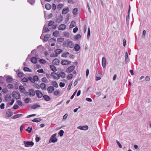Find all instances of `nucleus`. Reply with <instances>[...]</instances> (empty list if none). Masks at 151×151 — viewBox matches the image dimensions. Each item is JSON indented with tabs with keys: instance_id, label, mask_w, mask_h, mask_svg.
<instances>
[{
	"instance_id": "28",
	"label": "nucleus",
	"mask_w": 151,
	"mask_h": 151,
	"mask_svg": "<svg viewBox=\"0 0 151 151\" xmlns=\"http://www.w3.org/2000/svg\"><path fill=\"white\" fill-rule=\"evenodd\" d=\"M74 49L76 51H78L80 49V46L79 45L76 44L74 47Z\"/></svg>"
},
{
	"instance_id": "51",
	"label": "nucleus",
	"mask_w": 151,
	"mask_h": 151,
	"mask_svg": "<svg viewBox=\"0 0 151 151\" xmlns=\"http://www.w3.org/2000/svg\"><path fill=\"white\" fill-rule=\"evenodd\" d=\"M72 83H72V81L69 83V85L68 86V88H67V89L68 90H69L70 89L71 86L72 85Z\"/></svg>"
},
{
	"instance_id": "10",
	"label": "nucleus",
	"mask_w": 151,
	"mask_h": 151,
	"mask_svg": "<svg viewBox=\"0 0 151 151\" xmlns=\"http://www.w3.org/2000/svg\"><path fill=\"white\" fill-rule=\"evenodd\" d=\"M47 90L48 92L49 93H52L54 90V88L52 86H50L47 88Z\"/></svg>"
},
{
	"instance_id": "63",
	"label": "nucleus",
	"mask_w": 151,
	"mask_h": 151,
	"mask_svg": "<svg viewBox=\"0 0 151 151\" xmlns=\"http://www.w3.org/2000/svg\"><path fill=\"white\" fill-rule=\"evenodd\" d=\"M29 101V98H27L24 100V102L26 103H28Z\"/></svg>"
},
{
	"instance_id": "9",
	"label": "nucleus",
	"mask_w": 151,
	"mask_h": 151,
	"mask_svg": "<svg viewBox=\"0 0 151 151\" xmlns=\"http://www.w3.org/2000/svg\"><path fill=\"white\" fill-rule=\"evenodd\" d=\"M12 99V96L10 94H7L5 97V100L6 101H9L11 100Z\"/></svg>"
},
{
	"instance_id": "25",
	"label": "nucleus",
	"mask_w": 151,
	"mask_h": 151,
	"mask_svg": "<svg viewBox=\"0 0 151 151\" xmlns=\"http://www.w3.org/2000/svg\"><path fill=\"white\" fill-rule=\"evenodd\" d=\"M42 119L40 118H35L32 120V121L36 122H40L41 121Z\"/></svg>"
},
{
	"instance_id": "53",
	"label": "nucleus",
	"mask_w": 151,
	"mask_h": 151,
	"mask_svg": "<svg viewBox=\"0 0 151 151\" xmlns=\"http://www.w3.org/2000/svg\"><path fill=\"white\" fill-rule=\"evenodd\" d=\"M62 21V19L61 17H60L56 19V22L58 23H60Z\"/></svg>"
},
{
	"instance_id": "20",
	"label": "nucleus",
	"mask_w": 151,
	"mask_h": 151,
	"mask_svg": "<svg viewBox=\"0 0 151 151\" xmlns=\"http://www.w3.org/2000/svg\"><path fill=\"white\" fill-rule=\"evenodd\" d=\"M50 37V35L46 34L44 36L43 41L45 42L47 41L49 38Z\"/></svg>"
},
{
	"instance_id": "52",
	"label": "nucleus",
	"mask_w": 151,
	"mask_h": 151,
	"mask_svg": "<svg viewBox=\"0 0 151 151\" xmlns=\"http://www.w3.org/2000/svg\"><path fill=\"white\" fill-rule=\"evenodd\" d=\"M55 23V22H54L52 21H50L49 22L48 25L49 26H51L53 25V24Z\"/></svg>"
},
{
	"instance_id": "48",
	"label": "nucleus",
	"mask_w": 151,
	"mask_h": 151,
	"mask_svg": "<svg viewBox=\"0 0 151 151\" xmlns=\"http://www.w3.org/2000/svg\"><path fill=\"white\" fill-rule=\"evenodd\" d=\"M81 37V35L80 34H78L75 37V38L76 39L78 40Z\"/></svg>"
},
{
	"instance_id": "49",
	"label": "nucleus",
	"mask_w": 151,
	"mask_h": 151,
	"mask_svg": "<svg viewBox=\"0 0 151 151\" xmlns=\"http://www.w3.org/2000/svg\"><path fill=\"white\" fill-rule=\"evenodd\" d=\"M73 77V75L72 74H69L67 76V78L68 79L70 80L72 79Z\"/></svg>"
},
{
	"instance_id": "60",
	"label": "nucleus",
	"mask_w": 151,
	"mask_h": 151,
	"mask_svg": "<svg viewBox=\"0 0 151 151\" xmlns=\"http://www.w3.org/2000/svg\"><path fill=\"white\" fill-rule=\"evenodd\" d=\"M50 56L52 57H57L58 55L56 54H52Z\"/></svg>"
},
{
	"instance_id": "38",
	"label": "nucleus",
	"mask_w": 151,
	"mask_h": 151,
	"mask_svg": "<svg viewBox=\"0 0 151 151\" xmlns=\"http://www.w3.org/2000/svg\"><path fill=\"white\" fill-rule=\"evenodd\" d=\"M19 89L20 91L21 92H23L25 90V89H24V87L22 86H19Z\"/></svg>"
},
{
	"instance_id": "50",
	"label": "nucleus",
	"mask_w": 151,
	"mask_h": 151,
	"mask_svg": "<svg viewBox=\"0 0 151 151\" xmlns=\"http://www.w3.org/2000/svg\"><path fill=\"white\" fill-rule=\"evenodd\" d=\"M39 62L41 63L45 64L46 63V61L44 59H41L39 60Z\"/></svg>"
},
{
	"instance_id": "31",
	"label": "nucleus",
	"mask_w": 151,
	"mask_h": 151,
	"mask_svg": "<svg viewBox=\"0 0 151 151\" xmlns=\"http://www.w3.org/2000/svg\"><path fill=\"white\" fill-rule=\"evenodd\" d=\"M13 79L11 78H7L6 80V81L7 83H10L12 82Z\"/></svg>"
},
{
	"instance_id": "12",
	"label": "nucleus",
	"mask_w": 151,
	"mask_h": 151,
	"mask_svg": "<svg viewBox=\"0 0 151 151\" xmlns=\"http://www.w3.org/2000/svg\"><path fill=\"white\" fill-rule=\"evenodd\" d=\"M71 63L70 61L67 60H63L61 61V64L63 65H68L70 64Z\"/></svg>"
},
{
	"instance_id": "61",
	"label": "nucleus",
	"mask_w": 151,
	"mask_h": 151,
	"mask_svg": "<svg viewBox=\"0 0 151 151\" xmlns=\"http://www.w3.org/2000/svg\"><path fill=\"white\" fill-rule=\"evenodd\" d=\"M87 26L86 24H85L83 26V31L84 33H85L86 31Z\"/></svg>"
},
{
	"instance_id": "16",
	"label": "nucleus",
	"mask_w": 151,
	"mask_h": 151,
	"mask_svg": "<svg viewBox=\"0 0 151 151\" xmlns=\"http://www.w3.org/2000/svg\"><path fill=\"white\" fill-rule=\"evenodd\" d=\"M40 105L37 104H34L33 105L30 106V107L31 109H35L37 108L40 107Z\"/></svg>"
},
{
	"instance_id": "40",
	"label": "nucleus",
	"mask_w": 151,
	"mask_h": 151,
	"mask_svg": "<svg viewBox=\"0 0 151 151\" xmlns=\"http://www.w3.org/2000/svg\"><path fill=\"white\" fill-rule=\"evenodd\" d=\"M17 103L20 106H22L24 105L22 102L19 100L17 101Z\"/></svg>"
},
{
	"instance_id": "2",
	"label": "nucleus",
	"mask_w": 151,
	"mask_h": 151,
	"mask_svg": "<svg viewBox=\"0 0 151 151\" xmlns=\"http://www.w3.org/2000/svg\"><path fill=\"white\" fill-rule=\"evenodd\" d=\"M24 144L26 147H32L34 145V143L32 141H24Z\"/></svg>"
},
{
	"instance_id": "29",
	"label": "nucleus",
	"mask_w": 151,
	"mask_h": 151,
	"mask_svg": "<svg viewBox=\"0 0 151 151\" xmlns=\"http://www.w3.org/2000/svg\"><path fill=\"white\" fill-rule=\"evenodd\" d=\"M63 50L60 49H58L57 50H56L55 51V52L56 54L57 55H58L61 52H63Z\"/></svg>"
},
{
	"instance_id": "45",
	"label": "nucleus",
	"mask_w": 151,
	"mask_h": 151,
	"mask_svg": "<svg viewBox=\"0 0 151 151\" xmlns=\"http://www.w3.org/2000/svg\"><path fill=\"white\" fill-rule=\"evenodd\" d=\"M64 133V131L62 130H61L59 132V134L60 137H62Z\"/></svg>"
},
{
	"instance_id": "34",
	"label": "nucleus",
	"mask_w": 151,
	"mask_h": 151,
	"mask_svg": "<svg viewBox=\"0 0 151 151\" xmlns=\"http://www.w3.org/2000/svg\"><path fill=\"white\" fill-rule=\"evenodd\" d=\"M78 9L77 8H75L73 11V13L74 15H76L77 14Z\"/></svg>"
},
{
	"instance_id": "15",
	"label": "nucleus",
	"mask_w": 151,
	"mask_h": 151,
	"mask_svg": "<svg viewBox=\"0 0 151 151\" xmlns=\"http://www.w3.org/2000/svg\"><path fill=\"white\" fill-rule=\"evenodd\" d=\"M13 114V112L10 111H7L6 114V116L7 117H9L12 116Z\"/></svg>"
},
{
	"instance_id": "39",
	"label": "nucleus",
	"mask_w": 151,
	"mask_h": 151,
	"mask_svg": "<svg viewBox=\"0 0 151 151\" xmlns=\"http://www.w3.org/2000/svg\"><path fill=\"white\" fill-rule=\"evenodd\" d=\"M43 32H47L49 31V30L48 28L47 27H44L43 29Z\"/></svg>"
},
{
	"instance_id": "24",
	"label": "nucleus",
	"mask_w": 151,
	"mask_h": 151,
	"mask_svg": "<svg viewBox=\"0 0 151 151\" xmlns=\"http://www.w3.org/2000/svg\"><path fill=\"white\" fill-rule=\"evenodd\" d=\"M130 9V6H129V9L128 12V15L126 16V19L127 22H128L129 21V12Z\"/></svg>"
},
{
	"instance_id": "27",
	"label": "nucleus",
	"mask_w": 151,
	"mask_h": 151,
	"mask_svg": "<svg viewBox=\"0 0 151 151\" xmlns=\"http://www.w3.org/2000/svg\"><path fill=\"white\" fill-rule=\"evenodd\" d=\"M45 7L47 10H49L51 8V6L50 4H47L45 5Z\"/></svg>"
},
{
	"instance_id": "37",
	"label": "nucleus",
	"mask_w": 151,
	"mask_h": 151,
	"mask_svg": "<svg viewBox=\"0 0 151 151\" xmlns=\"http://www.w3.org/2000/svg\"><path fill=\"white\" fill-rule=\"evenodd\" d=\"M59 32L58 31L56 30L53 32V35L55 37H57L59 34Z\"/></svg>"
},
{
	"instance_id": "14",
	"label": "nucleus",
	"mask_w": 151,
	"mask_h": 151,
	"mask_svg": "<svg viewBox=\"0 0 151 151\" xmlns=\"http://www.w3.org/2000/svg\"><path fill=\"white\" fill-rule=\"evenodd\" d=\"M67 46L70 48H72L74 46V43L73 42L68 40V44Z\"/></svg>"
},
{
	"instance_id": "6",
	"label": "nucleus",
	"mask_w": 151,
	"mask_h": 151,
	"mask_svg": "<svg viewBox=\"0 0 151 151\" xmlns=\"http://www.w3.org/2000/svg\"><path fill=\"white\" fill-rule=\"evenodd\" d=\"M102 65L103 67L104 68L106 65V59L105 57H103L102 59Z\"/></svg>"
},
{
	"instance_id": "19",
	"label": "nucleus",
	"mask_w": 151,
	"mask_h": 151,
	"mask_svg": "<svg viewBox=\"0 0 151 151\" xmlns=\"http://www.w3.org/2000/svg\"><path fill=\"white\" fill-rule=\"evenodd\" d=\"M69 10V9L68 8H64L63 9L62 14H66L68 12Z\"/></svg>"
},
{
	"instance_id": "30",
	"label": "nucleus",
	"mask_w": 151,
	"mask_h": 151,
	"mask_svg": "<svg viewBox=\"0 0 151 151\" xmlns=\"http://www.w3.org/2000/svg\"><path fill=\"white\" fill-rule=\"evenodd\" d=\"M129 60V58L128 53L127 52H126L125 53V61L126 63H127Z\"/></svg>"
},
{
	"instance_id": "36",
	"label": "nucleus",
	"mask_w": 151,
	"mask_h": 151,
	"mask_svg": "<svg viewBox=\"0 0 151 151\" xmlns=\"http://www.w3.org/2000/svg\"><path fill=\"white\" fill-rule=\"evenodd\" d=\"M60 77V76L62 78H64L65 77V74L64 72L60 73L59 74H58Z\"/></svg>"
},
{
	"instance_id": "8",
	"label": "nucleus",
	"mask_w": 151,
	"mask_h": 151,
	"mask_svg": "<svg viewBox=\"0 0 151 151\" xmlns=\"http://www.w3.org/2000/svg\"><path fill=\"white\" fill-rule=\"evenodd\" d=\"M51 75L52 76L53 78L56 79H58L60 78L59 75L55 73H52Z\"/></svg>"
},
{
	"instance_id": "23",
	"label": "nucleus",
	"mask_w": 151,
	"mask_h": 151,
	"mask_svg": "<svg viewBox=\"0 0 151 151\" xmlns=\"http://www.w3.org/2000/svg\"><path fill=\"white\" fill-rule=\"evenodd\" d=\"M40 87L42 89H43L44 90H46V85L44 83H42L40 85Z\"/></svg>"
},
{
	"instance_id": "59",
	"label": "nucleus",
	"mask_w": 151,
	"mask_h": 151,
	"mask_svg": "<svg viewBox=\"0 0 151 151\" xmlns=\"http://www.w3.org/2000/svg\"><path fill=\"white\" fill-rule=\"evenodd\" d=\"M7 87L9 89L12 88H13V86L12 84H9L7 85Z\"/></svg>"
},
{
	"instance_id": "32",
	"label": "nucleus",
	"mask_w": 151,
	"mask_h": 151,
	"mask_svg": "<svg viewBox=\"0 0 151 151\" xmlns=\"http://www.w3.org/2000/svg\"><path fill=\"white\" fill-rule=\"evenodd\" d=\"M52 85L55 88H57L58 87V85L57 82L55 81H53L52 82Z\"/></svg>"
},
{
	"instance_id": "54",
	"label": "nucleus",
	"mask_w": 151,
	"mask_h": 151,
	"mask_svg": "<svg viewBox=\"0 0 151 151\" xmlns=\"http://www.w3.org/2000/svg\"><path fill=\"white\" fill-rule=\"evenodd\" d=\"M63 6V5L61 4H59L57 6V8L59 9H60Z\"/></svg>"
},
{
	"instance_id": "21",
	"label": "nucleus",
	"mask_w": 151,
	"mask_h": 151,
	"mask_svg": "<svg viewBox=\"0 0 151 151\" xmlns=\"http://www.w3.org/2000/svg\"><path fill=\"white\" fill-rule=\"evenodd\" d=\"M31 62L33 63H37V59L35 57H32L31 59Z\"/></svg>"
},
{
	"instance_id": "5",
	"label": "nucleus",
	"mask_w": 151,
	"mask_h": 151,
	"mask_svg": "<svg viewBox=\"0 0 151 151\" xmlns=\"http://www.w3.org/2000/svg\"><path fill=\"white\" fill-rule=\"evenodd\" d=\"M37 97L39 98H41L43 96L42 93L38 90L36 91V93Z\"/></svg>"
},
{
	"instance_id": "64",
	"label": "nucleus",
	"mask_w": 151,
	"mask_h": 151,
	"mask_svg": "<svg viewBox=\"0 0 151 151\" xmlns=\"http://www.w3.org/2000/svg\"><path fill=\"white\" fill-rule=\"evenodd\" d=\"M64 36L65 37L66 36L67 37H68L70 36L69 33L68 32H65L64 33Z\"/></svg>"
},
{
	"instance_id": "3",
	"label": "nucleus",
	"mask_w": 151,
	"mask_h": 151,
	"mask_svg": "<svg viewBox=\"0 0 151 151\" xmlns=\"http://www.w3.org/2000/svg\"><path fill=\"white\" fill-rule=\"evenodd\" d=\"M13 97L16 99H19L20 98V95L18 92L16 91H13L12 93Z\"/></svg>"
},
{
	"instance_id": "42",
	"label": "nucleus",
	"mask_w": 151,
	"mask_h": 151,
	"mask_svg": "<svg viewBox=\"0 0 151 151\" xmlns=\"http://www.w3.org/2000/svg\"><path fill=\"white\" fill-rule=\"evenodd\" d=\"M42 80L43 82L45 83H47L48 82V81L47 80V78L45 77L43 78L42 79Z\"/></svg>"
},
{
	"instance_id": "56",
	"label": "nucleus",
	"mask_w": 151,
	"mask_h": 151,
	"mask_svg": "<svg viewBox=\"0 0 151 151\" xmlns=\"http://www.w3.org/2000/svg\"><path fill=\"white\" fill-rule=\"evenodd\" d=\"M28 81V79L26 78H24L22 79V81L23 82H27Z\"/></svg>"
},
{
	"instance_id": "62",
	"label": "nucleus",
	"mask_w": 151,
	"mask_h": 151,
	"mask_svg": "<svg viewBox=\"0 0 151 151\" xmlns=\"http://www.w3.org/2000/svg\"><path fill=\"white\" fill-rule=\"evenodd\" d=\"M145 79L146 81H149L150 80V78L148 76H147L146 77Z\"/></svg>"
},
{
	"instance_id": "35",
	"label": "nucleus",
	"mask_w": 151,
	"mask_h": 151,
	"mask_svg": "<svg viewBox=\"0 0 151 151\" xmlns=\"http://www.w3.org/2000/svg\"><path fill=\"white\" fill-rule=\"evenodd\" d=\"M69 53L68 52H67L65 53H63L62 55V57L64 58H66L67 57V55H68Z\"/></svg>"
},
{
	"instance_id": "43",
	"label": "nucleus",
	"mask_w": 151,
	"mask_h": 151,
	"mask_svg": "<svg viewBox=\"0 0 151 151\" xmlns=\"http://www.w3.org/2000/svg\"><path fill=\"white\" fill-rule=\"evenodd\" d=\"M54 94L55 96H58L60 94V91L58 90L55 91L54 92Z\"/></svg>"
},
{
	"instance_id": "1",
	"label": "nucleus",
	"mask_w": 151,
	"mask_h": 151,
	"mask_svg": "<svg viewBox=\"0 0 151 151\" xmlns=\"http://www.w3.org/2000/svg\"><path fill=\"white\" fill-rule=\"evenodd\" d=\"M56 135L57 134L55 133L52 135L49 141V143L51 142L55 143L57 141L58 139L56 137Z\"/></svg>"
},
{
	"instance_id": "47",
	"label": "nucleus",
	"mask_w": 151,
	"mask_h": 151,
	"mask_svg": "<svg viewBox=\"0 0 151 151\" xmlns=\"http://www.w3.org/2000/svg\"><path fill=\"white\" fill-rule=\"evenodd\" d=\"M33 78L34 80L35 81H35H38L39 80L37 76H33Z\"/></svg>"
},
{
	"instance_id": "41",
	"label": "nucleus",
	"mask_w": 151,
	"mask_h": 151,
	"mask_svg": "<svg viewBox=\"0 0 151 151\" xmlns=\"http://www.w3.org/2000/svg\"><path fill=\"white\" fill-rule=\"evenodd\" d=\"M24 70L25 71H28L31 72L32 70L31 69H29V68L27 67H24Z\"/></svg>"
},
{
	"instance_id": "44",
	"label": "nucleus",
	"mask_w": 151,
	"mask_h": 151,
	"mask_svg": "<svg viewBox=\"0 0 151 151\" xmlns=\"http://www.w3.org/2000/svg\"><path fill=\"white\" fill-rule=\"evenodd\" d=\"M32 130V127L30 128L29 127L27 129H26V131H28L29 133H30L31 132Z\"/></svg>"
},
{
	"instance_id": "58",
	"label": "nucleus",
	"mask_w": 151,
	"mask_h": 151,
	"mask_svg": "<svg viewBox=\"0 0 151 151\" xmlns=\"http://www.w3.org/2000/svg\"><path fill=\"white\" fill-rule=\"evenodd\" d=\"M4 78L2 76H0V83H3Z\"/></svg>"
},
{
	"instance_id": "17",
	"label": "nucleus",
	"mask_w": 151,
	"mask_h": 151,
	"mask_svg": "<svg viewBox=\"0 0 151 151\" xmlns=\"http://www.w3.org/2000/svg\"><path fill=\"white\" fill-rule=\"evenodd\" d=\"M52 63L53 64L58 65L59 64V60L58 59H55L52 61Z\"/></svg>"
},
{
	"instance_id": "55",
	"label": "nucleus",
	"mask_w": 151,
	"mask_h": 151,
	"mask_svg": "<svg viewBox=\"0 0 151 151\" xmlns=\"http://www.w3.org/2000/svg\"><path fill=\"white\" fill-rule=\"evenodd\" d=\"M23 74V73L22 72H19L18 74V76L20 78L22 77Z\"/></svg>"
},
{
	"instance_id": "18",
	"label": "nucleus",
	"mask_w": 151,
	"mask_h": 151,
	"mask_svg": "<svg viewBox=\"0 0 151 151\" xmlns=\"http://www.w3.org/2000/svg\"><path fill=\"white\" fill-rule=\"evenodd\" d=\"M76 24L75 22L74 21H72L69 26V28H72L73 27L76 26Z\"/></svg>"
},
{
	"instance_id": "4",
	"label": "nucleus",
	"mask_w": 151,
	"mask_h": 151,
	"mask_svg": "<svg viewBox=\"0 0 151 151\" xmlns=\"http://www.w3.org/2000/svg\"><path fill=\"white\" fill-rule=\"evenodd\" d=\"M75 68L74 66L72 65L68 67L66 70V72L68 73H70L73 71Z\"/></svg>"
},
{
	"instance_id": "46",
	"label": "nucleus",
	"mask_w": 151,
	"mask_h": 151,
	"mask_svg": "<svg viewBox=\"0 0 151 151\" xmlns=\"http://www.w3.org/2000/svg\"><path fill=\"white\" fill-rule=\"evenodd\" d=\"M57 40L58 42H61L64 40V39L62 37L59 38L57 39Z\"/></svg>"
},
{
	"instance_id": "11",
	"label": "nucleus",
	"mask_w": 151,
	"mask_h": 151,
	"mask_svg": "<svg viewBox=\"0 0 151 151\" xmlns=\"http://www.w3.org/2000/svg\"><path fill=\"white\" fill-rule=\"evenodd\" d=\"M66 25L64 24H60L58 27V30H65L66 28Z\"/></svg>"
},
{
	"instance_id": "22",
	"label": "nucleus",
	"mask_w": 151,
	"mask_h": 151,
	"mask_svg": "<svg viewBox=\"0 0 151 151\" xmlns=\"http://www.w3.org/2000/svg\"><path fill=\"white\" fill-rule=\"evenodd\" d=\"M43 96L44 100L46 101H48L50 100V98L48 96L44 95Z\"/></svg>"
},
{
	"instance_id": "26",
	"label": "nucleus",
	"mask_w": 151,
	"mask_h": 151,
	"mask_svg": "<svg viewBox=\"0 0 151 151\" xmlns=\"http://www.w3.org/2000/svg\"><path fill=\"white\" fill-rule=\"evenodd\" d=\"M50 67L51 70L53 72H55L57 70L55 66L53 65H51Z\"/></svg>"
},
{
	"instance_id": "13",
	"label": "nucleus",
	"mask_w": 151,
	"mask_h": 151,
	"mask_svg": "<svg viewBox=\"0 0 151 151\" xmlns=\"http://www.w3.org/2000/svg\"><path fill=\"white\" fill-rule=\"evenodd\" d=\"M29 92V96H32L35 95L36 93V91L35 92L32 89H30L28 91Z\"/></svg>"
},
{
	"instance_id": "7",
	"label": "nucleus",
	"mask_w": 151,
	"mask_h": 151,
	"mask_svg": "<svg viewBox=\"0 0 151 151\" xmlns=\"http://www.w3.org/2000/svg\"><path fill=\"white\" fill-rule=\"evenodd\" d=\"M77 128L81 130H86L88 129V126H80L78 127Z\"/></svg>"
},
{
	"instance_id": "57",
	"label": "nucleus",
	"mask_w": 151,
	"mask_h": 151,
	"mask_svg": "<svg viewBox=\"0 0 151 151\" xmlns=\"http://www.w3.org/2000/svg\"><path fill=\"white\" fill-rule=\"evenodd\" d=\"M60 87H63L65 86V84L64 83L60 82L59 84Z\"/></svg>"
},
{
	"instance_id": "33",
	"label": "nucleus",
	"mask_w": 151,
	"mask_h": 151,
	"mask_svg": "<svg viewBox=\"0 0 151 151\" xmlns=\"http://www.w3.org/2000/svg\"><path fill=\"white\" fill-rule=\"evenodd\" d=\"M22 114H18L16 115H14L13 116V119H16L17 118H18L20 117L21 116H22Z\"/></svg>"
}]
</instances>
